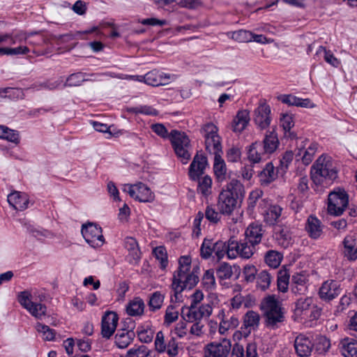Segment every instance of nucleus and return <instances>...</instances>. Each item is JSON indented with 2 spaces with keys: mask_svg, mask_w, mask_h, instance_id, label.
I'll return each instance as SVG.
<instances>
[{
  "mask_svg": "<svg viewBox=\"0 0 357 357\" xmlns=\"http://www.w3.org/2000/svg\"><path fill=\"white\" fill-rule=\"evenodd\" d=\"M205 138L206 149L214 155L213 171L218 182H222L227 178V167L222 158L220 137L218 135V128L212 123H206L202 128Z\"/></svg>",
  "mask_w": 357,
  "mask_h": 357,
  "instance_id": "nucleus-1",
  "label": "nucleus"
},
{
  "mask_svg": "<svg viewBox=\"0 0 357 357\" xmlns=\"http://www.w3.org/2000/svg\"><path fill=\"white\" fill-rule=\"evenodd\" d=\"M191 258L188 255L181 256L178 259V269L174 273L172 284L176 300L185 289L193 288L199 282L197 266L191 268Z\"/></svg>",
  "mask_w": 357,
  "mask_h": 357,
  "instance_id": "nucleus-2",
  "label": "nucleus"
},
{
  "mask_svg": "<svg viewBox=\"0 0 357 357\" xmlns=\"http://www.w3.org/2000/svg\"><path fill=\"white\" fill-rule=\"evenodd\" d=\"M244 194V187L237 179H231L220 191L217 206L222 215H231L236 207L237 199Z\"/></svg>",
  "mask_w": 357,
  "mask_h": 357,
  "instance_id": "nucleus-3",
  "label": "nucleus"
},
{
  "mask_svg": "<svg viewBox=\"0 0 357 357\" xmlns=\"http://www.w3.org/2000/svg\"><path fill=\"white\" fill-rule=\"evenodd\" d=\"M207 166V158L202 154L197 153L189 167V176L192 181H198L197 192L204 197L211 194L212 179L209 176L201 177Z\"/></svg>",
  "mask_w": 357,
  "mask_h": 357,
  "instance_id": "nucleus-4",
  "label": "nucleus"
},
{
  "mask_svg": "<svg viewBox=\"0 0 357 357\" xmlns=\"http://www.w3.org/2000/svg\"><path fill=\"white\" fill-rule=\"evenodd\" d=\"M29 37L26 33L23 32L16 34H0V56L28 54L30 52L29 48L21 44L26 41Z\"/></svg>",
  "mask_w": 357,
  "mask_h": 357,
  "instance_id": "nucleus-5",
  "label": "nucleus"
},
{
  "mask_svg": "<svg viewBox=\"0 0 357 357\" xmlns=\"http://www.w3.org/2000/svg\"><path fill=\"white\" fill-rule=\"evenodd\" d=\"M312 169V178L315 183L328 185L337 177V171L330 158L319 157Z\"/></svg>",
  "mask_w": 357,
  "mask_h": 357,
  "instance_id": "nucleus-6",
  "label": "nucleus"
},
{
  "mask_svg": "<svg viewBox=\"0 0 357 357\" xmlns=\"http://www.w3.org/2000/svg\"><path fill=\"white\" fill-rule=\"evenodd\" d=\"M261 310L266 317L267 327L275 328L278 324L284 321V317L279 301L274 296H268L261 303Z\"/></svg>",
  "mask_w": 357,
  "mask_h": 357,
  "instance_id": "nucleus-7",
  "label": "nucleus"
},
{
  "mask_svg": "<svg viewBox=\"0 0 357 357\" xmlns=\"http://www.w3.org/2000/svg\"><path fill=\"white\" fill-rule=\"evenodd\" d=\"M169 139L176 156L183 164H187L191 158V145L187 135L183 132L173 130L169 133Z\"/></svg>",
  "mask_w": 357,
  "mask_h": 357,
  "instance_id": "nucleus-8",
  "label": "nucleus"
},
{
  "mask_svg": "<svg viewBox=\"0 0 357 357\" xmlns=\"http://www.w3.org/2000/svg\"><path fill=\"white\" fill-rule=\"evenodd\" d=\"M154 349L158 354H166L169 357H175L179 353L178 342L172 333H165L160 331L156 333L154 340Z\"/></svg>",
  "mask_w": 357,
  "mask_h": 357,
  "instance_id": "nucleus-9",
  "label": "nucleus"
},
{
  "mask_svg": "<svg viewBox=\"0 0 357 357\" xmlns=\"http://www.w3.org/2000/svg\"><path fill=\"white\" fill-rule=\"evenodd\" d=\"M256 251L253 245H250L245 239L237 241L231 236L227 241V257L234 259L240 257L243 259H250Z\"/></svg>",
  "mask_w": 357,
  "mask_h": 357,
  "instance_id": "nucleus-10",
  "label": "nucleus"
},
{
  "mask_svg": "<svg viewBox=\"0 0 357 357\" xmlns=\"http://www.w3.org/2000/svg\"><path fill=\"white\" fill-rule=\"evenodd\" d=\"M312 297L301 298L296 302L295 313L305 320H317L321 316V310L315 305Z\"/></svg>",
  "mask_w": 357,
  "mask_h": 357,
  "instance_id": "nucleus-11",
  "label": "nucleus"
},
{
  "mask_svg": "<svg viewBox=\"0 0 357 357\" xmlns=\"http://www.w3.org/2000/svg\"><path fill=\"white\" fill-rule=\"evenodd\" d=\"M217 318L219 319V333L227 335L230 330H234L239 325L238 315L231 308H222L219 310Z\"/></svg>",
  "mask_w": 357,
  "mask_h": 357,
  "instance_id": "nucleus-12",
  "label": "nucleus"
},
{
  "mask_svg": "<svg viewBox=\"0 0 357 357\" xmlns=\"http://www.w3.org/2000/svg\"><path fill=\"white\" fill-rule=\"evenodd\" d=\"M328 211L331 215H340L347 207L348 195L344 190L338 189L328 195Z\"/></svg>",
  "mask_w": 357,
  "mask_h": 357,
  "instance_id": "nucleus-13",
  "label": "nucleus"
},
{
  "mask_svg": "<svg viewBox=\"0 0 357 357\" xmlns=\"http://www.w3.org/2000/svg\"><path fill=\"white\" fill-rule=\"evenodd\" d=\"M123 190L132 197L141 202H151L154 200V193L142 183L125 185Z\"/></svg>",
  "mask_w": 357,
  "mask_h": 357,
  "instance_id": "nucleus-14",
  "label": "nucleus"
},
{
  "mask_svg": "<svg viewBox=\"0 0 357 357\" xmlns=\"http://www.w3.org/2000/svg\"><path fill=\"white\" fill-rule=\"evenodd\" d=\"M82 234L85 241L93 248L100 247L104 243L102 228L96 224L88 223L83 225Z\"/></svg>",
  "mask_w": 357,
  "mask_h": 357,
  "instance_id": "nucleus-15",
  "label": "nucleus"
},
{
  "mask_svg": "<svg viewBox=\"0 0 357 357\" xmlns=\"http://www.w3.org/2000/svg\"><path fill=\"white\" fill-rule=\"evenodd\" d=\"M231 348V344L228 339L225 338L219 342H211L204 347V357H227Z\"/></svg>",
  "mask_w": 357,
  "mask_h": 357,
  "instance_id": "nucleus-16",
  "label": "nucleus"
},
{
  "mask_svg": "<svg viewBox=\"0 0 357 357\" xmlns=\"http://www.w3.org/2000/svg\"><path fill=\"white\" fill-rule=\"evenodd\" d=\"M340 281L328 280L324 282L319 290L320 298L326 302H330L337 298L342 293Z\"/></svg>",
  "mask_w": 357,
  "mask_h": 357,
  "instance_id": "nucleus-17",
  "label": "nucleus"
},
{
  "mask_svg": "<svg viewBox=\"0 0 357 357\" xmlns=\"http://www.w3.org/2000/svg\"><path fill=\"white\" fill-rule=\"evenodd\" d=\"M118 314L112 311L106 312L101 320V335L102 337L109 339L114 333L118 325Z\"/></svg>",
  "mask_w": 357,
  "mask_h": 357,
  "instance_id": "nucleus-18",
  "label": "nucleus"
},
{
  "mask_svg": "<svg viewBox=\"0 0 357 357\" xmlns=\"http://www.w3.org/2000/svg\"><path fill=\"white\" fill-rule=\"evenodd\" d=\"M296 354L299 357H309L314 347L310 337L303 333L298 334L294 341Z\"/></svg>",
  "mask_w": 357,
  "mask_h": 357,
  "instance_id": "nucleus-19",
  "label": "nucleus"
},
{
  "mask_svg": "<svg viewBox=\"0 0 357 357\" xmlns=\"http://www.w3.org/2000/svg\"><path fill=\"white\" fill-rule=\"evenodd\" d=\"M254 121L260 130H265L271 124V108L265 102H261L255 110Z\"/></svg>",
  "mask_w": 357,
  "mask_h": 357,
  "instance_id": "nucleus-20",
  "label": "nucleus"
},
{
  "mask_svg": "<svg viewBox=\"0 0 357 357\" xmlns=\"http://www.w3.org/2000/svg\"><path fill=\"white\" fill-rule=\"evenodd\" d=\"M318 144L314 142H310L308 139H303L298 145L297 155L301 157L304 165H308L313 160L317 151Z\"/></svg>",
  "mask_w": 357,
  "mask_h": 357,
  "instance_id": "nucleus-21",
  "label": "nucleus"
},
{
  "mask_svg": "<svg viewBox=\"0 0 357 357\" xmlns=\"http://www.w3.org/2000/svg\"><path fill=\"white\" fill-rule=\"evenodd\" d=\"M342 255L349 261L357 260V236L349 234L343 239Z\"/></svg>",
  "mask_w": 357,
  "mask_h": 357,
  "instance_id": "nucleus-22",
  "label": "nucleus"
},
{
  "mask_svg": "<svg viewBox=\"0 0 357 357\" xmlns=\"http://www.w3.org/2000/svg\"><path fill=\"white\" fill-rule=\"evenodd\" d=\"M305 231L312 239H319L324 234V225L315 215L307 217L305 224Z\"/></svg>",
  "mask_w": 357,
  "mask_h": 357,
  "instance_id": "nucleus-23",
  "label": "nucleus"
},
{
  "mask_svg": "<svg viewBox=\"0 0 357 357\" xmlns=\"http://www.w3.org/2000/svg\"><path fill=\"white\" fill-rule=\"evenodd\" d=\"M260 315L253 310H248L243 316L241 329L244 336H248L252 331H256L259 326Z\"/></svg>",
  "mask_w": 357,
  "mask_h": 357,
  "instance_id": "nucleus-24",
  "label": "nucleus"
},
{
  "mask_svg": "<svg viewBox=\"0 0 357 357\" xmlns=\"http://www.w3.org/2000/svg\"><path fill=\"white\" fill-rule=\"evenodd\" d=\"M264 234L263 227L257 223L250 224L245 231V240L248 241L250 245H253V248L258 245L262 239Z\"/></svg>",
  "mask_w": 357,
  "mask_h": 357,
  "instance_id": "nucleus-25",
  "label": "nucleus"
},
{
  "mask_svg": "<svg viewBox=\"0 0 357 357\" xmlns=\"http://www.w3.org/2000/svg\"><path fill=\"white\" fill-rule=\"evenodd\" d=\"M170 77V75L153 70L147 73L144 77H139V79H143V82L146 84L158 86L168 84Z\"/></svg>",
  "mask_w": 357,
  "mask_h": 357,
  "instance_id": "nucleus-26",
  "label": "nucleus"
},
{
  "mask_svg": "<svg viewBox=\"0 0 357 357\" xmlns=\"http://www.w3.org/2000/svg\"><path fill=\"white\" fill-rule=\"evenodd\" d=\"M278 100L289 106H296L304 108H313L315 105L309 98H301L292 94H282Z\"/></svg>",
  "mask_w": 357,
  "mask_h": 357,
  "instance_id": "nucleus-27",
  "label": "nucleus"
},
{
  "mask_svg": "<svg viewBox=\"0 0 357 357\" xmlns=\"http://www.w3.org/2000/svg\"><path fill=\"white\" fill-rule=\"evenodd\" d=\"M8 202L17 211H24L28 207L29 197L26 193L14 191L8 195Z\"/></svg>",
  "mask_w": 357,
  "mask_h": 357,
  "instance_id": "nucleus-28",
  "label": "nucleus"
},
{
  "mask_svg": "<svg viewBox=\"0 0 357 357\" xmlns=\"http://www.w3.org/2000/svg\"><path fill=\"white\" fill-rule=\"evenodd\" d=\"M278 175H280V174L278 173V168H276L275 170L273 163L268 162L259 173L258 176L261 185L267 186L274 181Z\"/></svg>",
  "mask_w": 357,
  "mask_h": 357,
  "instance_id": "nucleus-29",
  "label": "nucleus"
},
{
  "mask_svg": "<svg viewBox=\"0 0 357 357\" xmlns=\"http://www.w3.org/2000/svg\"><path fill=\"white\" fill-rule=\"evenodd\" d=\"M135 333L132 330L119 329L114 337V343L119 349L127 348L133 341Z\"/></svg>",
  "mask_w": 357,
  "mask_h": 357,
  "instance_id": "nucleus-30",
  "label": "nucleus"
},
{
  "mask_svg": "<svg viewBox=\"0 0 357 357\" xmlns=\"http://www.w3.org/2000/svg\"><path fill=\"white\" fill-rule=\"evenodd\" d=\"M264 201L259 203V207L262 210L264 214V221L270 225H275L281 216L282 208L278 205H270L266 209L264 210V206L261 204Z\"/></svg>",
  "mask_w": 357,
  "mask_h": 357,
  "instance_id": "nucleus-31",
  "label": "nucleus"
},
{
  "mask_svg": "<svg viewBox=\"0 0 357 357\" xmlns=\"http://www.w3.org/2000/svg\"><path fill=\"white\" fill-rule=\"evenodd\" d=\"M267 153L263 149L261 142H255L252 143L248 151V160L252 163H258L261 160L268 158Z\"/></svg>",
  "mask_w": 357,
  "mask_h": 357,
  "instance_id": "nucleus-32",
  "label": "nucleus"
},
{
  "mask_svg": "<svg viewBox=\"0 0 357 357\" xmlns=\"http://www.w3.org/2000/svg\"><path fill=\"white\" fill-rule=\"evenodd\" d=\"M261 144L265 153H267L268 155L274 153L279 146V139L276 132L274 130H267Z\"/></svg>",
  "mask_w": 357,
  "mask_h": 357,
  "instance_id": "nucleus-33",
  "label": "nucleus"
},
{
  "mask_svg": "<svg viewBox=\"0 0 357 357\" xmlns=\"http://www.w3.org/2000/svg\"><path fill=\"white\" fill-rule=\"evenodd\" d=\"M250 112L247 109L239 110L232 122V130L235 132H241L250 122Z\"/></svg>",
  "mask_w": 357,
  "mask_h": 357,
  "instance_id": "nucleus-34",
  "label": "nucleus"
},
{
  "mask_svg": "<svg viewBox=\"0 0 357 357\" xmlns=\"http://www.w3.org/2000/svg\"><path fill=\"white\" fill-rule=\"evenodd\" d=\"M124 246L128 251L130 263H137L141 257V252L136 239L131 236H127L124 239Z\"/></svg>",
  "mask_w": 357,
  "mask_h": 357,
  "instance_id": "nucleus-35",
  "label": "nucleus"
},
{
  "mask_svg": "<svg viewBox=\"0 0 357 357\" xmlns=\"http://www.w3.org/2000/svg\"><path fill=\"white\" fill-rule=\"evenodd\" d=\"M339 348L344 357H357V341L354 338H343L339 343Z\"/></svg>",
  "mask_w": 357,
  "mask_h": 357,
  "instance_id": "nucleus-36",
  "label": "nucleus"
},
{
  "mask_svg": "<svg viewBox=\"0 0 357 357\" xmlns=\"http://www.w3.org/2000/svg\"><path fill=\"white\" fill-rule=\"evenodd\" d=\"M307 279L304 274L296 273L291 279V291L295 294H304L307 290Z\"/></svg>",
  "mask_w": 357,
  "mask_h": 357,
  "instance_id": "nucleus-37",
  "label": "nucleus"
},
{
  "mask_svg": "<svg viewBox=\"0 0 357 357\" xmlns=\"http://www.w3.org/2000/svg\"><path fill=\"white\" fill-rule=\"evenodd\" d=\"M274 236L278 244L283 248L289 247L292 243L291 235L287 227L276 226L274 229Z\"/></svg>",
  "mask_w": 357,
  "mask_h": 357,
  "instance_id": "nucleus-38",
  "label": "nucleus"
},
{
  "mask_svg": "<svg viewBox=\"0 0 357 357\" xmlns=\"http://www.w3.org/2000/svg\"><path fill=\"white\" fill-rule=\"evenodd\" d=\"M280 120V126L284 130V137L290 139L296 138V134L291 130V128L294 126L293 116L289 114H282Z\"/></svg>",
  "mask_w": 357,
  "mask_h": 357,
  "instance_id": "nucleus-39",
  "label": "nucleus"
},
{
  "mask_svg": "<svg viewBox=\"0 0 357 357\" xmlns=\"http://www.w3.org/2000/svg\"><path fill=\"white\" fill-rule=\"evenodd\" d=\"M219 300L215 295H211L207 299V302L198 306V310L201 317L208 318L213 313V308L218 304Z\"/></svg>",
  "mask_w": 357,
  "mask_h": 357,
  "instance_id": "nucleus-40",
  "label": "nucleus"
},
{
  "mask_svg": "<svg viewBox=\"0 0 357 357\" xmlns=\"http://www.w3.org/2000/svg\"><path fill=\"white\" fill-rule=\"evenodd\" d=\"M29 36V38L25 41L27 44L33 46V49L32 52L36 56H41L45 54L46 52L43 50H38L36 47L43 45L46 43V40L43 35L36 34L33 37L32 33H26Z\"/></svg>",
  "mask_w": 357,
  "mask_h": 357,
  "instance_id": "nucleus-41",
  "label": "nucleus"
},
{
  "mask_svg": "<svg viewBox=\"0 0 357 357\" xmlns=\"http://www.w3.org/2000/svg\"><path fill=\"white\" fill-rule=\"evenodd\" d=\"M144 302L139 297H136L129 302L126 307V312L130 316H140L144 313Z\"/></svg>",
  "mask_w": 357,
  "mask_h": 357,
  "instance_id": "nucleus-42",
  "label": "nucleus"
},
{
  "mask_svg": "<svg viewBox=\"0 0 357 357\" xmlns=\"http://www.w3.org/2000/svg\"><path fill=\"white\" fill-rule=\"evenodd\" d=\"M181 317L186 322L202 321V318L198 310V306L190 305L182 308Z\"/></svg>",
  "mask_w": 357,
  "mask_h": 357,
  "instance_id": "nucleus-43",
  "label": "nucleus"
},
{
  "mask_svg": "<svg viewBox=\"0 0 357 357\" xmlns=\"http://www.w3.org/2000/svg\"><path fill=\"white\" fill-rule=\"evenodd\" d=\"M273 277L267 271H259L255 280H256L257 288L265 291L270 287Z\"/></svg>",
  "mask_w": 357,
  "mask_h": 357,
  "instance_id": "nucleus-44",
  "label": "nucleus"
},
{
  "mask_svg": "<svg viewBox=\"0 0 357 357\" xmlns=\"http://www.w3.org/2000/svg\"><path fill=\"white\" fill-rule=\"evenodd\" d=\"M164 300L165 294L158 291H154L149 296L148 301L149 310L152 312H155L160 310L162 306Z\"/></svg>",
  "mask_w": 357,
  "mask_h": 357,
  "instance_id": "nucleus-45",
  "label": "nucleus"
},
{
  "mask_svg": "<svg viewBox=\"0 0 357 357\" xmlns=\"http://www.w3.org/2000/svg\"><path fill=\"white\" fill-rule=\"evenodd\" d=\"M282 258L283 256L280 252L271 250L266 252L264 261L268 266L276 268L280 266Z\"/></svg>",
  "mask_w": 357,
  "mask_h": 357,
  "instance_id": "nucleus-46",
  "label": "nucleus"
},
{
  "mask_svg": "<svg viewBox=\"0 0 357 357\" xmlns=\"http://www.w3.org/2000/svg\"><path fill=\"white\" fill-rule=\"evenodd\" d=\"M0 139L17 144L20 142V135L17 130L0 125Z\"/></svg>",
  "mask_w": 357,
  "mask_h": 357,
  "instance_id": "nucleus-47",
  "label": "nucleus"
},
{
  "mask_svg": "<svg viewBox=\"0 0 357 357\" xmlns=\"http://www.w3.org/2000/svg\"><path fill=\"white\" fill-rule=\"evenodd\" d=\"M316 55L318 56H323L325 61L333 67H338L340 64L339 59H337L330 50H327L326 47L323 46L319 47L316 52Z\"/></svg>",
  "mask_w": 357,
  "mask_h": 357,
  "instance_id": "nucleus-48",
  "label": "nucleus"
},
{
  "mask_svg": "<svg viewBox=\"0 0 357 357\" xmlns=\"http://www.w3.org/2000/svg\"><path fill=\"white\" fill-rule=\"evenodd\" d=\"M86 74L81 72H78L76 73H73L68 76L66 79V82L64 84V86H80L82 83L86 81H89V79L86 77Z\"/></svg>",
  "mask_w": 357,
  "mask_h": 357,
  "instance_id": "nucleus-49",
  "label": "nucleus"
},
{
  "mask_svg": "<svg viewBox=\"0 0 357 357\" xmlns=\"http://www.w3.org/2000/svg\"><path fill=\"white\" fill-rule=\"evenodd\" d=\"M294 158V153L292 151H286L280 160V165L277 167L278 173L281 176H284L287 170L289 168V165L291 164Z\"/></svg>",
  "mask_w": 357,
  "mask_h": 357,
  "instance_id": "nucleus-50",
  "label": "nucleus"
},
{
  "mask_svg": "<svg viewBox=\"0 0 357 357\" xmlns=\"http://www.w3.org/2000/svg\"><path fill=\"white\" fill-rule=\"evenodd\" d=\"M155 258L159 261L160 267L165 270L168 265L167 253L163 246L156 247L153 251Z\"/></svg>",
  "mask_w": 357,
  "mask_h": 357,
  "instance_id": "nucleus-51",
  "label": "nucleus"
},
{
  "mask_svg": "<svg viewBox=\"0 0 357 357\" xmlns=\"http://www.w3.org/2000/svg\"><path fill=\"white\" fill-rule=\"evenodd\" d=\"M151 351L144 345L135 346L128 350L126 357H148Z\"/></svg>",
  "mask_w": 357,
  "mask_h": 357,
  "instance_id": "nucleus-52",
  "label": "nucleus"
},
{
  "mask_svg": "<svg viewBox=\"0 0 357 357\" xmlns=\"http://www.w3.org/2000/svg\"><path fill=\"white\" fill-rule=\"evenodd\" d=\"M137 337L140 342L149 343L153 339V331L150 328H145L144 326H139L137 329Z\"/></svg>",
  "mask_w": 357,
  "mask_h": 357,
  "instance_id": "nucleus-53",
  "label": "nucleus"
},
{
  "mask_svg": "<svg viewBox=\"0 0 357 357\" xmlns=\"http://www.w3.org/2000/svg\"><path fill=\"white\" fill-rule=\"evenodd\" d=\"M202 285L206 290H212L215 287V280L214 277V271L212 269L206 271L202 281Z\"/></svg>",
  "mask_w": 357,
  "mask_h": 357,
  "instance_id": "nucleus-54",
  "label": "nucleus"
},
{
  "mask_svg": "<svg viewBox=\"0 0 357 357\" xmlns=\"http://www.w3.org/2000/svg\"><path fill=\"white\" fill-rule=\"evenodd\" d=\"M46 309L45 305L33 302L26 310L36 319H41L45 315Z\"/></svg>",
  "mask_w": 357,
  "mask_h": 357,
  "instance_id": "nucleus-55",
  "label": "nucleus"
},
{
  "mask_svg": "<svg viewBox=\"0 0 357 357\" xmlns=\"http://www.w3.org/2000/svg\"><path fill=\"white\" fill-rule=\"evenodd\" d=\"M331 347V342L329 339L326 336H319L317 338L315 344V349L319 354H326Z\"/></svg>",
  "mask_w": 357,
  "mask_h": 357,
  "instance_id": "nucleus-56",
  "label": "nucleus"
},
{
  "mask_svg": "<svg viewBox=\"0 0 357 357\" xmlns=\"http://www.w3.org/2000/svg\"><path fill=\"white\" fill-rule=\"evenodd\" d=\"M220 211H217L213 205H208L205 210V217L211 223L217 224L221 219Z\"/></svg>",
  "mask_w": 357,
  "mask_h": 357,
  "instance_id": "nucleus-57",
  "label": "nucleus"
},
{
  "mask_svg": "<svg viewBox=\"0 0 357 357\" xmlns=\"http://www.w3.org/2000/svg\"><path fill=\"white\" fill-rule=\"evenodd\" d=\"M38 332L43 334V338L47 341H52L55 337V331L50 328L48 326L38 323L36 325Z\"/></svg>",
  "mask_w": 357,
  "mask_h": 357,
  "instance_id": "nucleus-58",
  "label": "nucleus"
},
{
  "mask_svg": "<svg viewBox=\"0 0 357 357\" xmlns=\"http://www.w3.org/2000/svg\"><path fill=\"white\" fill-rule=\"evenodd\" d=\"M232 273L231 266L225 262L220 264L216 269L217 276L221 280L230 278Z\"/></svg>",
  "mask_w": 357,
  "mask_h": 357,
  "instance_id": "nucleus-59",
  "label": "nucleus"
},
{
  "mask_svg": "<svg viewBox=\"0 0 357 357\" xmlns=\"http://www.w3.org/2000/svg\"><path fill=\"white\" fill-rule=\"evenodd\" d=\"M213 246L214 243L212 240L204 239L200 248L201 257L205 259H208L213 253Z\"/></svg>",
  "mask_w": 357,
  "mask_h": 357,
  "instance_id": "nucleus-60",
  "label": "nucleus"
},
{
  "mask_svg": "<svg viewBox=\"0 0 357 357\" xmlns=\"http://www.w3.org/2000/svg\"><path fill=\"white\" fill-rule=\"evenodd\" d=\"M128 112L133 114H143L150 116H157L158 112L153 107L147 105H141L128 109Z\"/></svg>",
  "mask_w": 357,
  "mask_h": 357,
  "instance_id": "nucleus-61",
  "label": "nucleus"
},
{
  "mask_svg": "<svg viewBox=\"0 0 357 357\" xmlns=\"http://www.w3.org/2000/svg\"><path fill=\"white\" fill-rule=\"evenodd\" d=\"M178 318V312L172 305H169L165 311V324L169 326L173 322L176 321Z\"/></svg>",
  "mask_w": 357,
  "mask_h": 357,
  "instance_id": "nucleus-62",
  "label": "nucleus"
},
{
  "mask_svg": "<svg viewBox=\"0 0 357 357\" xmlns=\"http://www.w3.org/2000/svg\"><path fill=\"white\" fill-rule=\"evenodd\" d=\"M232 38L239 43L252 42V32L247 30H238L233 32Z\"/></svg>",
  "mask_w": 357,
  "mask_h": 357,
  "instance_id": "nucleus-63",
  "label": "nucleus"
},
{
  "mask_svg": "<svg viewBox=\"0 0 357 357\" xmlns=\"http://www.w3.org/2000/svg\"><path fill=\"white\" fill-rule=\"evenodd\" d=\"M213 252L219 260L222 259L225 255H227V242L218 241L214 243Z\"/></svg>",
  "mask_w": 357,
  "mask_h": 357,
  "instance_id": "nucleus-64",
  "label": "nucleus"
}]
</instances>
